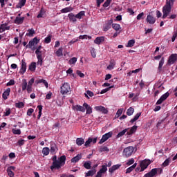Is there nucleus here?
Listing matches in <instances>:
<instances>
[{"mask_svg":"<svg viewBox=\"0 0 177 177\" xmlns=\"http://www.w3.org/2000/svg\"><path fill=\"white\" fill-rule=\"evenodd\" d=\"M91 143H92V138H88L84 144L85 147H88Z\"/></svg>","mask_w":177,"mask_h":177,"instance_id":"nucleus-57","label":"nucleus"},{"mask_svg":"<svg viewBox=\"0 0 177 177\" xmlns=\"http://www.w3.org/2000/svg\"><path fill=\"white\" fill-rule=\"evenodd\" d=\"M169 162H171V158H168L166 159L164 162L162 164V167H168L169 165Z\"/></svg>","mask_w":177,"mask_h":177,"instance_id":"nucleus-40","label":"nucleus"},{"mask_svg":"<svg viewBox=\"0 0 177 177\" xmlns=\"http://www.w3.org/2000/svg\"><path fill=\"white\" fill-rule=\"evenodd\" d=\"M138 129V126H133L129 131L127 132V135H128V136H131V135H133V133H135L136 132Z\"/></svg>","mask_w":177,"mask_h":177,"instance_id":"nucleus-16","label":"nucleus"},{"mask_svg":"<svg viewBox=\"0 0 177 177\" xmlns=\"http://www.w3.org/2000/svg\"><path fill=\"white\" fill-rule=\"evenodd\" d=\"M10 95V88H8L3 93L2 97L4 99V100H6L8 99V96Z\"/></svg>","mask_w":177,"mask_h":177,"instance_id":"nucleus-22","label":"nucleus"},{"mask_svg":"<svg viewBox=\"0 0 177 177\" xmlns=\"http://www.w3.org/2000/svg\"><path fill=\"white\" fill-rule=\"evenodd\" d=\"M115 66V60L112 59L109 61V65L107 66V70H113Z\"/></svg>","mask_w":177,"mask_h":177,"instance_id":"nucleus-21","label":"nucleus"},{"mask_svg":"<svg viewBox=\"0 0 177 177\" xmlns=\"http://www.w3.org/2000/svg\"><path fill=\"white\" fill-rule=\"evenodd\" d=\"M88 96H90V97H92V96H93V92H92L89 90H88L86 91V94H85V97H87L88 99H89V97L88 96Z\"/></svg>","mask_w":177,"mask_h":177,"instance_id":"nucleus-55","label":"nucleus"},{"mask_svg":"<svg viewBox=\"0 0 177 177\" xmlns=\"http://www.w3.org/2000/svg\"><path fill=\"white\" fill-rule=\"evenodd\" d=\"M6 30H10V26H6L5 24H1L0 26V32H3Z\"/></svg>","mask_w":177,"mask_h":177,"instance_id":"nucleus-27","label":"nucleus"},{"mask_svg":"<svg viewBox=\"0 0 177 177\" xmlns=\"http://www.w3.org/2000/svg\"><path fill=\"white\" fill-rule=\"evenodd\" d=\"M28 33H26L27 37H34V34H35V30L34 29H28Z\"/></svg>","mask_w":177,"mask_h":177,"instance_id":"nucleus-36","label":"nucleus"},{"mask_svg":"<svg viewBox=\"0 0 177 177\" xmlns=\"http://www.w3.org/2000/svg\"><path fill=\"white\" fill-rule=\"evenodd\" d=\"M122 111H124L123 109H118L117 113H116L115 118H118V117H121V114H122Z\"/></svg>","mask_w":177,"mask_h":177,"instance_id":"nucleus-52","label":"nucleus"},{"mask_svg":"<svg viewBox=\"0 0 177 177\" xmlns=\"http://www.w3.org/2000/svg\"><path fill=\"white\" fill-rule=\"evenodd\" d=\"M76 74L80 77V78H84L85 75L81 72V71H77Z\"/></svg>","mask_w":177,"mask_h":177,"instance_id":"nucleus-60","label":"nucleus"},{"mask_svg":"<svg viewBox=\"0 0 177 177\" xmlns=\"http://www.w3.org/2000/svg\"><path fill=\"white\" fill-rule=\"evenodd\" d=\"M82 16H85V11H80L76 15V19H82Z\"/></svg>","mask_w":177,"mask_h":177,"instance_id":"nucleus-44","label":"nucleus"},{"mask_svg":"<svg viewBox=\"0 0 177 177\" xmlns=\"http://www.w3.org/2000/svg\"><path fill=\"white\" fill-rule=\"evenodd\" d=\"M56 149H57V147L55 144H52L50 145V153H55L56 151Z\"/></svg>","mask_w":177,"mask_h":177,"instance_id":"nucleus-53","label":"nucleus"},{"mask_svg":"<svg viewBox=\"0 0 177 177\" xmlns=\"http://www.w3.org/2000/svg\"><path fill=\"white\" fill-rule=\"evenodd\" d=\"M140 115H142L141 113H138L133 119H131L130 120V122L131 124H133V122H135V121H138V120H139V117H140Z\"/></svg>","mask_w":177,"mask_h":177,"instance_id":"nucleus-29","label":"nucleus"},{"mask_svg":"<svg viewBox=\"0 0 177 177\" xmlns=\"http://www.w3.org/2000/svg\"><path fill=\"white\" fill-rule=\"evenodd\" d=\"M21 86H22V91H26V89H27V87L28 86V85L27 84L26 80H24L22 81Z\"/></svg>","mask_w":177,"mask_h":177,"instance_id":"nucleus-37","label":"nucleus"},{"mask_svg":"<svg viewBox=\"0 0 177 177\" xmlns=\"http://www.w3.org/2000/svg\"><path fill=\"white\" fill-rule=\"evenodd\" d=\"M111 136H113V131H109L105 134H104L101 138V140L99 142V145H103V143H104V142L109 140V139H110V138H111Z\"/></svg>","mask_w":177,"mask_h":177,"instance_id":"nucleus-6","label":"nucleus"},{"mask_svg":"<svg viewBox=\"0 0 177 177\" xmlns=\"http://www.w3.org/2000/svg\"><path fill=\"white\" fill-rule=\"evenodd\" d=\"M169 96V93L167 92L166 93L163 94L160 98H162L163 100V101L167 100V99H168Z\"/></svg>","mask_w":177,"mask_h":177,"instance_id":"nucleus-54","label":"nucleus"},{"mask_svg":"<svg viewBox=\"0 0 177 177\" xmlns=\"http://www.w3.org/2000/svg\"><path fill=\"white\" fill-rule=\"evenodd\" d=\"M151 164V161L149 159H145L140 163V172H143L145 169H147V167L149 166V165Z\"/></svg>","mask_w":177,"mask_h":177,"instance_id":"nucleus-3","label":"nucleus"},{"mask_svg":"<svg viewBox=\"0 0 177 177\" xmlns=\"http://www.w3.org/2000/svg\"><path fill=\"white\" fill-rule=\"evenodd\" d=\"M81 158H82V155L77 154L76 156L73 157L71 160V162H72L73 164H75V162H78L80 160H81Z\"/></svg>","mask_w":177,"mask_h":177,"instance_id":"nucleus-17","label":"nucleus"},{"mask_svg":"<svg viewBox=\"0 0 177 177\" xmlns=\"http://www.w3.org/2000/svg\"><path fill=\"white\" fill-rule=\"evenodd\" d=\"M24 143H26V140H24V139H19L17 142V146H19L21 147L24 145Z\"/></svg>","mask_w":177,"mask_h":177,"instance_id":"nucleus-47","label":"nucleus"},{"mask_svg":"<svg viewBox=\"0 0 177 177\" xmlns=\"http://www.w3.org/2000/svg\"><path fill=\"white\" fill-rule=\"evenodd\" d=\"M50 41H52V37L50 36H48L44 39L45 44H50Z\"/></svg>","mask_w":177,"mask_h":177,"instance_id":"nucleus-58","label":"nucleus"},{"mask_svg":"<svg viewBox=\"0 0 177 177\" xmlns=\"http://www.w3.org/2000/svg\"><path fill=\"white\" fill-rule=\"evenodd\" d=\"M8 175L10 177H15V173L10 170H7Z\"/></svg>","mask_w":177,"mask_h":177,"instance_id":"nucleus-64","label":"nucleus"},{"mask_svg":"<svg viewBox=\"0 0 177 177\" xmlns=\"http://www.w3.org/2000/svg\"><path fill=\"white\" fill-rule=\"evenodd\" d=\"M96 174V169H93L92 170H89L87 173H86L85 176H93Z\"/></svg>","mask_w":177,"mask_h":177,"instance_id":"nucleus-25","label":"nucleus"},{"mask_svg":"<svg viewBox=\"0 0 177 177\" xmlns=\"http://www.w3.org/2000/svg\"><path fill=\"white\" fill-rule=\"evenodd\" d=\"M164 57H162L159 62L158 70H161V68H162V66H164Z\"/></svg>","mask_w":177,"mask_h":177,"instance_id":"nucleus-51","label":"nucleus"},{"mask_svg":"<svg viewBox=\"0 0 177 177\" xmlns=\"http://www.w3.org/2000/svg\"><path fill=\"white\" fill-rule=\"evenodd\" d=\"M10 113H12V111H10V109H8L6 112H4L3 116L8 117V115H10Z\"/></svg>","mask_w":177,"mask_h":177,"instance_id":"nucleus-61","label":"nucleus"},{"mask_svg":"<svg viewBox=\"0 0 177 177\" xmlns=\"http://www.w3.org/2000/svg\"><path fill=\"white\" fill-rule=\"evenodd\" d=\"M27 70V64L25 62L24 60H21V67L20 69V73L23 75L24 73H26Z\"/></svg>","mask_w":177,"mask_h":177,"instance_id":"nucleus-14","label":"nucleus"},{"mask_svg":"<svg viewBox=\"0 0 177 177\" xmlns=\"http://www.w3.org/2000/svg\"><path fill=\"white\" fill-rule=\"evenodd\" d=\"M75 109L77 111H82V113H85V106L81 105H76Z\"/></svg>","mask_w":177,"mask_h":177,"instance_id":"nucleus-30","label":"nucleus"},{"mask_svg":"<svg viewBox=\"0 0 177 177\" xmlns=\"http://www.w3.org/2000/svg\"><path fill=\"white\" fill-rule=\"evenodd\" d=\"M60 92L62 95H70V92H71V88H70V84H68V83H64L61 86Z\"/></svg>","mask_w":177,"mask_h":177,"instance_id":"nucleus-2","label":"nucleus"},{"mask_svg":"<svg viewBox=\"0 0 177 177\" xmlns=\"http://www.w3.org/2000/svg\"><path fill=\"white\" fill-rule=\"evenodd\" d=\"M158 172V168L152 169L150 171L145 174L144 175V177H155L157 175Z\"/></svg>","mask_w":177,"mask_h":177,"instance_id":"nucleus-8","label":"nucleus"},{"mask_svg":"<svg viewBox=\"0 0 177 177\" xmlns=\"http://www.w3.org/2000/svg\"><path fill=\"white\" fill-rule=\"evenodd\" d=\"M68 17L70 21H72L73 23H75L77 21V16L74 15V14H73V13L68 14Z\"/></svg>","mask_w":177,"mask_h":177,"instance_id":"nucleus-23","label":"nucleus"},{"mask_svg":"<svg viewBox=\"0 0 177 177\" xmlns=\"http://www.w3.org/2000/svg\"><path fill=\"white\" fill-rule=\"evenodd\" d=\"M174 2H175V0H167L166 4L162 9V19H167L168 17V15L171 13V9L174 6Z\"/></svg>","mask_w":177,"mask_h":177,"instance_id":"nucleus-1","label":"nucleus"},{"mask_svg":"<svg viewBox=\"0 0 177 177\" xmlns=\"http://www.w3.org/2000/svg\"><path fill=\"white\" fill-rule=\"evenodd\" d=\"M41 49H42V46H39L35 50L36 55H42V51H41Z\"/></svg>","mask_w":177,"mask_h":177,"instance_id":"nucleus-46","label":"nucleus"},{"mask_svg":"<svg viewBox=\"0 0 177 177\" xmlns=\"http://www.w3.org/2000/svg\"><path fill=\"white\" fill-rule=\"evenodd\" d=\"M15 107H17V109H23V107H24V104L23 102H17L15 103Z\"/></svg>","mask_w":177,"mask_h":177,"instance_id":"nucleus-43","label":"nucleus"},{"mask_svg":"<svg viewBox=\"0 0 177 177\" xmlns=\"http://www.w3.org/2000/svg\"><path fill=\"white\" fill-rule=\"evenodd\" d=\"M26 18L24 17H16L15 19L14 20V23L17 25L23 24L24 23V19Z\"/></svg>","mask_w":177,"mask_h":177,"instance_id":"nucleus-13","label":"nucleus"},{"mask_svg":"<svg viewBox=\"0 0 177 177\" xmlns=\"http://www.w3.org/2000/svg\"><path fill=\"white\" fill-rule=\"evenodd\" d=\"M94 109L96 111H100L102 114H107V113H109V110L103 106H96Z\"/></svg>","mask_w":177,"mask_h":177,"instance_id":"nucleus-10","label":"nucleus"},{"mask_svg":"<svg viewBox=\"0 0 177 177\" xmlns=\"http://www.w3.org/2000/svg\"><path fill=\"white\" fill-rule=\"evenodd\" d=\"M177 60V54H171L167 61L168 64H174Z\"/></svg>","mask_w":177,"mask_h":177,"instance_id":"nucleus-11","label":"nucleus"},{"mask_svg":"<svg viewBox=\"0 0 177 177\" xmlns=\"http://www.w3.org/2000/svg\"><path fill=\"white\" fill-rule=\"evenodd\" d=\"M62 13H68V12H73L72 7H66L61 10Z\"/></svg>","mask_w":177,"mask_h":177,"instance_id":"nucleus-32","label":"nucleus"},{"mask_svg":"<svg viewBox=\"0 0 177 177\" xmlns=\"http://www.w3.org/2000/svg\"><path fill=\"white\" fill-rule=\"evenodd\" d=\"M37 68V63L35 62H32L30 65H29V70L30 71H35V69Z\"/></svg>","mask_w":177,"mask_h":177,"instance_id":"nucleus-31","label":"nucleus"},{"mask_svg":"<svg viewBox=\"0 0 177 177\" xmlns=\"http://www.w3.org/2000/svg\"><path fill=\"white\" fill-rule=\"evenodd\" d=\"M135 111V109L133 107H130L129 109H127V114L129 116L132 115L133 114V112Z\"/></svg>","mask_w":177,"mask_h":177,"instance_id":"nucleus-39","label":"nucleus"},{"mask_svg":"<svg viewBox=\"0 0 177 177\" xmlns=\"http://www.w3.org/2000/svg\"><path fill=\"white\" fill-rule=\"evenodd\" d=\"M53 164L50 166V169L53 171V169H60V166L59 165V160H57V156H54L53 157Z\"/></svg>","mask_w":177,"mask_h":177,"instance_id":"nucleus-5","label":"nucleus"},{"mask_svg":"<svg viewBox=\"0 0 177 177\" xmlns=\"http://www.w3.org/2000/svg\"><path fill=\"white\" fill-rule=\"evenodd\" d=\"M50 151V149H49L48 147H44L42 149V154H44V156H48Z\"/></svg>","mask_w":177,"mask_h":177,"instance_id":"nucleus-38","label":"nucleus"},{"mask_svg":"<svg viewBox=\"0 0 177 177\" xmlns=\"http://www.w3.org/2000/svg\"><path fill=\"white\" fill-rule=\"evenodd\" d=\"M135 45V39H131L128 41L127 47V48H132Z\"/></svg>","mask_w":177,"mask_h":177,"instance_id":"nucleus-41","label":"nucleus"},{"mask_svg":"<svg viewBox=\"0 0 177 177\" xmlns=\"http://www.w3.org/2000/svg\"><path fill=\"white\" fill-rule=\"evenodd\" d=\"M37 64H40V66H42V63L44 62V59L42 58V55H37Z\"/></svg>","mask_w":177,"mask_h":177,"instance_id":"nucleus-33","label":"nucleus"},{"mask_svg":"<svg viewBox=\"0 0 177 177\" xmlns=\"http://www.w3.org/2000/svg\"><path fill=\"white\" fill-rule=\"evenodd\" d=\"M104 151H109V148L107 147H102L100 148V153H103Z\"/></svg>","mask_w":177,"mask_h":177,"instance_id":"nucleus-59","label":"nucleus"},{"mask_svg":"<svg viewBox=\"0 0 177 177\" xmlns=\"http://www.w3.org/2000/svg\"><path fill=\"white\" fill-rule=\"evenodd\" d=\"M102 42H104V37H97L94 40V44H96V45H100Z\"/></svg>","mask_w":177,"mask_h":177,"instance_id":"nucleus-19","label":"nucleus"},{"mask_svg":"<svg viewBox=\"0 0 177 177\" xmlns=\"http://www.w3.org/2000/svg\"><path fill=\"white\" fill-rule=\"evenodd\" d=\"M56 55L58 57H60V56H63V47H60L57 51Z\"/></svg>","mask_w":177,"mask_h":177,"instance_id":"nucleus-35","label":"nucleus"},{"mask_svg":"<svg viewBox=\"0 0 177 177\" xmlns=\"http://www.w3.org/2000/svg\"><path fill=\"white\" fill-rule=\"evenodd\" d=\"M77 63V57H74L69 59L68 64H75Z\"/></svg>","mask_w":177,"mask_h":177,"instance_id":"nucleus-49","label":"nucleus"},{"mask_svg":"<svg viewBox=\"0 0 177 177\" xmlns=\"http://www.w3.org/2000/svg\"><path fill=\"white\" fill-rule=\"evenodd\" d=\"M135 162V159L131 158L130 160H128V162L126 163L127 165H132Z\"/></svg>","mask_w":177,"mask_h":177,"instance_id":"nucleus-62","label":"nucleus"},{"mask_svg":"<svg viewBox=\"0 0 177 177\" xmlns=\"http://www.w3.org/2000/svg\"><path fill=\"white\" fill-rule=\"evenodd\" d=\"M112 1L113 0H106L103 4V7L108 8V6H110V3H111Z\"/></svg>","mask_w":177,"mask_h":177,"instance_id":"nucleus-56","label":"nucleus"},{"mask_svg":"<svg viewBox=\"0 0 177 177\" xmlns=\"http://www.w3.org/2000/svg\"><path fill=\"white\" fill-rule=\"evenodd\" d=\"M129 131V128L125 129L122 131L119 132L117 135V138H121V136H124L125 133H127Z\"/></svg>","mask_w":177,"mask_h":177,"instance_id":"nucleus-28","label":"nucleus"},{"mask_svg":"<svg viewBox=\"0 0 177 177\" xmlns=\"http://www.w3.org/2000/svg\"><path fill=\"white\" fill-rule=\"evenodd\" d=\"M92 165L91 162H85L84 163V167L86 168V169H91V165Z\"/></svg>","mask_w":177,"mask_h":177,"instance_id":"nucleus-45","label":"nucleus"},{"mask_svg":"<svg viewBox=\"0 0 177 177\" xmlns=\"http://www.w3.org/2000/svg\"><path fill=\"white\" fill-rule=\"evenodd\" d=\"M39 43V39L38 38L35 37L32 40L29 41L28 44L26 45V48H32V46H35Z\"/></svg>","mask_w":177,"mask_h":177,"instance_id":"nucleus-7","label":"nucleus"},{"mask_svg":"<svg viewBox=\"0 0 177 177\" xmlns=\"http://www.w3.org/2000/svg\"><path fill=\"white\" fill-rule=\"evenodd\" d=\"M112 25H113V19L106 21L103 27V31H104L105 32L106 31H109V30H110V28H111Z\"/></svg>","mask_w":177,"mask_h":177,"instance_id":"nucleus-9","label":"nucleus"},{"mask_svg":"<svg viewBox=\"0 0 177 177\" xmlns=\"http://www.w3.org/2000/svg\"><path fill=\"white\" fill-rule=\"evenodd\" d=\"M34 113V109L32 108H30L29 109H28L27 111V115H31V114H32Z\"/></svg>","mask_w":177,"mask_h":177,"instance_id":"nucleus-63","label":"nucleus"},{"mask_svg":"<svg viewBox=\"0 0 177 177\" xmlns=\"http://www.w3.org/2000/svg\"><path fill=\"white\" fill-rule=\"evenodd\" d=\"M120 27H121L120 24H112V28H113V30H115V31H118V30H120Z\"/></svg>","mask_w":177,"mask_h":177,"instance_id":"nucleus-48","label":"nucleus"},{"mask_svg":"<svg viewBox=\"0 0 177 177\" xmlns=\"http://www.w3.org/2000/svg\"><path fill=\"white\" fill-rule=\"evenodd\" d=\"M85 143V140L82 138H79L76 139V144L77 146H82Z\"/></svg>","mask_w":177,"mask_h":177,"instance_id":"nucleus-26","label":"nucleus"},{"mask_svg":"<svg viewBox=\"0 0 177 177\" xmlns=\"http://www.w3.org/2000/svg\"><path fill=\"white\" fill-rule=\"evenodd\" d=\"M26 2H27V0H19L18 5H17V8H23V6L26 5Z\"/></svg>","mask_w":177,"mask_h":177,"instance_id":"nucleus-34","label":"nucleus"},{"mask_svg":"<svg viewBox=\"0 0 177 177\" xmlns=\"http://www.w3.org/2000/svg\"><path fill=\"white\" fill-rule=\"evenodd\" d=\"M83 106L84 107L85 110H86V114H92V108L89 104H86V102H84L83 104Z\"/></svg>","mask_w":177,"mask_h":177,"instance_id":"nucleus-18","label":"nucleus"},{"mask_svg":"<svg viewBox=\"0 0 177 177\" xmlns=\"http://www.w3.org/2000/svg\"><path fill=\"white\" fill-rule=\"evenodd\" d=\"M120 167H121V165L120 164L115 165L109 169V172L110 174H113L114 171H117V169H119Z\"/></svg>","mask_w":177,"mask_h":177,"instance_id":"nucleus-20","label":"nucleus"},{"mask_svg":"<svg viewBox=\"0 0 177 177\" xmlns=\"http://www.w3.org/2000/svg\"><path fill=\"white\" fill-rule=\"evenodd\" d=\"M66 156H61L59 158H58V165H59V168H62V167H63L64 165V164H66Z\"/></svg>","mask_w":177,"mask_h":177,"instance_id":"nucleus-12","label":"nucleus"},{"mask_svg":"<svg viewBox=\"0 0 177 177\" xmlns=\"http://www.w3.org/2000/svg\"><path fill=\"white\" fill-rule=\"evenodd\" d=\"M12 132L14 135H21V130H20V129H12Z\"/></svg>","mask_w":177,"mask_h":177,"instance_id":"nucleus-42","label":"nucleus"},{"mask_svg":"<svg viewBox=\"0 0 177 177\" xmlns=\"http://www.w3.org/2000/svg\"><path fill=\"white\" fill-rule=\"evenodd\" d=\"M146 21L149 23V24H154L156 23V19L151 15H147Z\"/></svg>","mask_w":177,"mask_h":177,"instance_id":"nucleus-15","label":"nucleus"},{"mask_svg":"<svg viewBox=\"0 0 177 177\" xmlns=\"http://www.w3.org/2000/svg\"><path fill=\"white\" fill-rule=\"evenodd\" d=\"M132 153H133V147H128L123 150L122 156L123 157L128 158V157L132 156Z\"/></svg>","mask_w":177,"mask_h":177,"instance_id":"nucleus-4","label":"nucleus"},{"mask_svg":"<svg viewBox=\"0 0 177 177\" xmlns=\"http://www.w3.org/2000/svg\"><path fill=\"white\" fill-rule=\"evenodd\" d=\"M136 165H138L136 163H134L132 166L130 167L127 168L126 170V174H131L136 168Z\"/></svg>","mask_w":177,"mask_h":177,"instance_id":"nucleus-24","label":"nucleus"},{"mask_svg":"<svg viewBox=\"0 0 177 177\" xmlns=\"http://www.w3.org/2000/svg\"><path fill=\"white\" fill-rule=\"evenodd\" d=\"M100 172H102V174H105V172H107V166L102 165V168L99 170Z\"/></svg>","mask_w":177,"mask_h":177,"instance_id":"nucleus-50","label":"nucleus"}]
</instances>
